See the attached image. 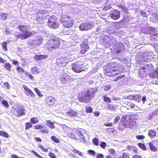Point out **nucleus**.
I'll use <instances>...</instances> for the list:
<instances>
[{
	"label": "nucleus",
	"mask_w": 158,
	"mask_h": 158,
	"mask_svg": "<svg viewBox=\"0 0 158 158\" xmlns=\"http://www.w3.org/2000/svg\"><path fill=\"white\" fill-rule=\"evenodd\" d=\"M138 118L136 114H127L123 115L119 122L118 128L120 130H123L125 128H132L135 126L137 123L136 120Z\"/></svg>",
	"instance_id": "nucleus-1"
},
{
	"label": "nucleus",
	"mask_w": 158,
	"mask_h": 158,
	"mask_svg": "<svg viewBox=\"0 0 158 158\" xmlns=\"http://www.w3.org/2000/svg\"><path fill=\"white\" fill-rule=\"evenodd\" d=\"M60 41L59 38L54 37L50 39L46 44L47 48L50 51L57 49L60 46Z\"/></svg>",
	"instance_id": "nucleus-2"
},
{
	"label": "nucleus",
	"mask_w": 158,
	"mask_h": 158,
	"mask_svg": "<svg viewBox=\"0 0 158 158\" xmlns=\"http://www.w3.org/2000/svg\"><path fill=\"white\" fill-rule=\"evenodd\" d=\"M60 20L63 26L66 28L71 27L74 25V20L72 17L67 15H62Z\"/></svg>",
	"instance_id": "nucleus-3"
},
{
	"label": "nucleus",
	"mask_w": 158,
	"mask_h": 158,
	"mask_svg": "<svg viewBox=\"0 0 158 158\" xmlns=\"http://www.w3.org/2000/svg\"><path fill=\"white\" fill-rule=\"evenodd\" d=\"M119 69V67L118 66V64L117 63L114 62L108 65L106 68L104 69V71L105 75L112 76L113 75L112 74V72L118 70ZM118 74V73H116L113 75H117Z\"/></svg>",
	"instance_id": "nucleus-4"
},
{
	"label": "nucleus",
	"mask_w": 158,
	"mask_h": 158,
	"mask_svg": "<svg viewBox=\"0 0 158 158\" xmlns=\"http://www.w3.org/2000/svg\"><path fill=\"white\" fill-rule=\"evenodd\" d=\"M84 63L82 62H77L72 64V69L74 72L80 73L84 70Z\"/></svg>",
	"instance_id": "nucleus-5"
},
{
	"label": "nucleus",
	"mask_w": 158,
	"mask_h": 158,
	"mask_svg": "<svg viewBox=\"0 0 158 158\" xmlns=\"http://www.w3.org/2000/svg\"><path fill=\"white\" fill-rule=\"evenodd\" d=\"M22 28L20 26V30L22 31V33L20 34V37L22 39H25L28 38L31 36L33 33L31 31H29L26 30H22Z\"/></svg>",
	"instance_id": "nucleus-6"
},
{
	"label": "nucleus",
	"mask_w": 158,
	"mask_h": 158,
	"mask_svg": "<svg viewBox=\"0 0 158 158\" xmlns=\"http://www.w3.org/2000/svg\"><path fill=\"white\" fill-rule=\"evenodd\" d=\"M110 15L112 19L117 20L120 17V12L117 10H114L110 12Z\"/></svg>",
	"instance_id": "nucleus-7"
},
{
	"label": "nucleus",
	"mask_w": 158,
	"mask_h": 158,
	"mask_svg": "<svg viewBox=\"0 0 158 158\" xmlns=\"http://www.w3.org/2000/svg\"><path fill=\"white\" fill-rule=\"evenodd\" d=\"M48 15V11L44 10H40L37 14V18L40 19L45 18Z\"/></svg>",
	"instance_id": "nucleus-8"
},
{
	"label": "nucleus",
	"mask_w": 158,
	"mask_h": 158,
	"mask_svg": "<svg viewBox=\"0 0 158 158\" xmlns=\"http://www.w3.org/2000/svg\"><path fill=\"white\" fill-rule=\"evenodd\" d=\"M55 99L51 96L47 97L45 100V104L47 106H52L54 104Z\"/></svg>",
	"instance_id": "nucleus-9"
},
{
	"label": "nucleus",
	"mask_w": 158,
	"mask_h": 158,
	"mask_svg": "<svg viewBox=\"0 0 158 158\" xmlns=\"http://www.w3.org/2000/svg\"><path fill=\"white\" fill-rule=\"evenodd\" d=\"M48 25L53 28L56 27L58 26V24L56 19L51 18L48 19Z\"/></svg>",
	"instance_id": "nucleus-10"
},
{
	"label": "nucleus",
	"mask_w": 158,
	"mask_h": 158,
	"mask_svg": "<svg viewBox=\"0 0 158 158\" xmlns=\"http://www.w3.org/2000/svg\"><path fill=\"white\" fill-rule=\"evenodd\" d=\"M22 87L25 90V93L27 96H30L32 97H34L35 95L31 90L29 89L25 85H23Z\"/></svg>",
	"instance_id": "nucleus-11"
},
{
	"label": "nucleus",
	"mask_w": 158,
	"mask_h": 158,
	"mask_svg": "<svg viewBox=\"0 0 158 158\" xmlns=\"http://www.w3.org/2000/svg\"><path fill=\"white\" fill-rule=\"evenodd\" d=\"M81 48L80 53L81 54H83L89 49V47L87 44H83L81 45Z\"/></svg>",
	"instance_id": "nucleus-12"
},
{
	"label": "nucleus",
	"mask_w": 158,
	"mask_h": 158,
	"mask_svg": "<svg viewBox=\"0 0 158 158\" xmlns=\"http://www.w3.org/2000/svg\"><path fill=\"white\" fill-rule=\"evenodd\" d=\"M89 26L87 23H83L80 25L79 28L81 31L87 30L89 29Z\"/></svg>",
	"instance_id": "nucleus-13"
},
{
	"label": "nucleus",
	"mask_w": 158,
	"mask_h": 158,
	"mask_svg": "<svg viewBox=\"0 0 158 158\" xmlns=\"http://www.w3.org/2000/svg\"><path fill=\"white\" fill-rule=\"evenodd\" d=\"M47 55H36L35 56L34 59L36 60H39L41 59H44L47 57Z\"/></svg>",
	"instance_id": "nucleus-14"
},
{
	"label": "nucleus",
	"mask_w": 158,
	"mask_h": 158,
	"mask_svg": "<svg viewBox=\"0 0 158 158\" xmlns=\"http://www.w3.org/2000/svg\"><path fill=\"white\" fill-rule=\"evenodd\" d=\"M67 113L68 115L71 117L75 116L77 115V112L71 109L68 110Z\"/></svg>",
	"instance_id": "nucleus-15"
},
{
	"label": "nucleus",
	"mask_w": 158,
	"mask_h": 158,
	"mask_svg": "<svg viewBox=\"0 0 158 158\" xmlns=\"http://www.w3.org/2000/svg\"><path fill=\"white\" fill-rule=\"evenodd\" d=\"M148 134L151 138H153L156 136V132L155 130L151 129L148 131Z\"/></svg>",
	"instance_id": "nucleus-16"
},
{
	"label": "nucleus",
	"mask_w": 158,
	"mask_h": 158,
	"mask_svg": "<svg viewBox=\"0 0 158 158\" xmlns=\"http://www.w3.org/2000/svg\"><path fill=\"white\" fill-rule=\"evenodd\" d=\"M25 72L26 75L31 80H33L34 79V77L33 76L31 73L28 72L27 71H25L24 70L20 68V72Z\"/></svg>",
	"instance_id": "nucleus-17"
},
{
	"label": "nucleus",
	"mask_w": 158,
	"mask_h": 158,
	"mask_svg": "<svg viewBox=\"0 0 158 158\" xmlns=\"http://www.w3.org/2000/svg\"><path fill=\"white\" fill-rule=\"evenodd\" d=\"M149 148L152 151L155 152L157 151V148L155 147L152 142H150L149 143Z\"/></svg>",
	"instance_id": "nucleus-18"
},
{
	"label": "nucleus",
	"mask_w": 158,
	"mask_h": 158,
	"mask_svg": "<svg viewBox=\"0 0 158 158\" xmlns=\"http://www.w3.org/2000/svg\"><path fill=\"white\" fill-rule=\"evenodd\" d=\"M30 122L33 124H35L39 122V119L37 117H32L30 119Z\"/></svg>",
	"instance_id": "nucleus-19"
},
{
	"label": "nucleus",
	"mask_w": 158,
	"mask_h": 158,
	"mask_svg": "<svg viewBox=\"0 0 158 158\" xmlns=\"http://www.w3.org/2000/svg\"><path fill=\"white\" fill-rule=\"evenodd\" d=\"M129 98L132 100H137V98H141V96L140 95H138L137 94L135 95H130L128 96Z\"/></svg>",
	"instance_id": "nucleus-20"
},
{
	"label": "nucleus",
	"mask_w": 158,
	"mask_h": 158,
	"mask_svg": "<svg viewBox=\"0 0 158 158\" xmlns=\"http://www.w3.org/2000/svg\"><path fill=\"white\" fill-rule=\"evenodd\" d=\"M34 44L37 46L41 44L43 42V40L41 38H38L34 40Z\"/></svg>",
	"instance_id": "nucleus-21"
},
{
	"label": "nucleus",
	"mask_w": 158,
	"mask_h": 158,
	"mask_svg": "<svg viewBox=\"0 0 158 158\" xmlns=\"http://www.w3.org/2000/svg\"><path fill=\"white\" fill-rule=\"evenodd\" d=\"M151 76L153 78H158V70L157 69L156 70H155L153 73H152Z\"/></svg>",
	"instance_id": "nucleus-22"
},
{
	"label": "nucleus",
	"mask_w": 158,
	"mask_h": 158,
	"mask_svg": "<svg viewBox=\"0 0 158 158\" xmlns=\"http://www.w3.org/2000/svg\"><path fill=\"white\" fill-rule=\"evenodd\" d=\"M44 127V125H42L40 124H38L34 126V128L35 130H41L43 129Z\"/></svg>",
	"instance_id": "nucleus-23"
},
{
	"label": "nucleus",
	"mask_w": 158,
	"mask_h": 158,
	"mask_svg": "<svg viewBox=\"0 0 158 158\" xmlns=\"http://www.w3.org/2000/svg\"><path fill=\"white\" fill-rule=\"evenodd\" d=\"M31 73L33 74H35L39 73L38 69L37 67H32L31 69Z\"/></svg>",
	"instance_id": "nucleus-24"
},
{
	"label": "nucleus",
	"mask_w": 158,
	"mask_h": 158,
	"mask_svg": "<svg viewBox=\"0 0 158 158\" xmlns=\"http://www.w3.org/2000/svg\"><path fill=\"white\" fill-rule=\"evenodd\" d=\"M31 122H27L25 123V130L29 129L32 127L33 125Z\"/></svg>",
	"instance_id": "nucleus-25"
},
{
	"label": "nucleus",
	"mask_w": 158,
	"mask_h": 158,
	"mask_svg": "<svg viewBox=\"0 0 158 158\" xmlns=\"http://www.w3.org/2000/svg\"><path fill=\"white\" fill-rule=\"evenodd\" d=\"M103 98V101L106 103H110L111 102V99L108 97H107L106 95L102 96Z\"/></svg>",
	"instance_id": "nucleus-26"
},
{
	"label": "nucleus",
	"mask_w": 158,
	"mask_h": 158,
	"mask_svg": "<svg viewBox=\"0 0 158 158\" xmlns=\"http://www.w3.org/2000/svg\"><path fill=\"white\" fill-rule=\"evenodd\" d=\"M51 139L52 140L56 143H59L60 142V139L54 135L52 136L51 137Z\"/></svg>",
	"instance_id": "nucleus-27"
},
{
	"label": "nucleus",
	"mask_w": 158,
	"mask_h": 158,
	"mask_svg": "<svg viewBox=\"0 0 158 158\" xmlns=\"http://www.w3.org/2000/svg\"><path fill=\"white\" fill-rule=\"evenodd\" d=\"M138 146L143 150H146V147L144 144L142 143H138Z\"/></svg>",
	"instance_id": "nucleus-28"
},
{
	"label": "nucleus",
	"mask_w": 158,
	"mask_h": 158,
	"mask_svg": "<svg viewBox=\"0 0 158 158\" xmlns=\"http://www.w3.org/2000/svg\"><path fill=\"white\" fill-rule=\"evenodd\" d=\"M47 124H48L49 126V127L52 129H53L55 128L54 123L49 120H47L46 121Z\"/></svg>",
	"instance_id": "nucleus-29"
},
{
	"label": "nucleus",
	"mask_w": 158,
	"mask_h": 158,
	"mask_svg": "<svg viewBox=\"0 0 158 158\" xmlns=\"http://www.w3.org/2000/svg\"><path fill=\"white\" fill-rule=\"evenodd\" d=\"M93 110L92 107L90 106H88L85 108V112L86 113H91L93 112Z\"/></svg>",
	"instance_id": "nucleus-30"
},
{
	"label": "nucleus",
	"mask_w": 158,
	"mask_h": 158,
	"mask_svg": "<svg viewBox=\"0 0 158 158\" xmlns=\"http://www.w3.org/2000/svg\"><path fill=\"white\" fill-rule=\"evenodd\" d=\"M0 135L6 138H8L9 137V135L7 133L2 131H0Z\"/></svg>",
	"instance_id": "nucleus-31"
},
{
	"label": "nucleus",
	"mask_w": 158,
	"mask_h": 158,
	"mask_svg": "<svg viewBox=\"0 0 158 158\" xmlns=\"http://www.w3.org/2000/svg\"><path fill=\"white\" fill-rule=\"evenodd\" d=\"M127 105L128 107L132 108H134L135 106V104L131 102H127Z\"/></svg>",
	"instance_id": "nucleus-32"
},
{
	"label": "nucleus",
	"mask_w": 158,
	"mask_h": 158,
	"mask_svg": "<svg viewBox=\"0 0 158 158\" xmlns=\"http://www.w3.org/2000/svg\"><path fill=\"white\" fill-rule=\"evenodd\" d=\"M38 147L40 148L42 151L44 152H47L48 151V148H44V147L41 144H39L38 146Z\"/></svg>",
	"instance_id": "nucleus-33"
},
{
	"label": "nucleus",
	"mask_w": 158,
	"mask_h": 158,
	"mask_svg": "<svg viewBox=\"0 0 158 158\" xmlns=\"http://www.w3.org/2000/svg\"><path fill=\"white\" fill-rule=\"evenodd\" d=\"M93 143L96 146L99 145V141L98 139L96 138H94L92 140Z\"/></svg>",
	"instance_id": "nucleus-34"
},
{
	"label": "nucleus",
	"mask_w": 158,
	"mask_h": 158,
	"mask_svg": "<svg viewBox=\"0 0 158 158\" xmlns=\"http://www.w3.org/2000/svg\"><path fill=\"white\" fill-rule=\"evenodd\" d=\"M100 146L102 148L104 149L107 147V144L105 142L102 141L100 143Z\"/></svg>",
	"instance_id": "nucleus-35"
},
{
	"label": "nucleus",
	"mask_w": 158,
	"mask_h": 158,
	"mask_svg": "<svg viewBox=\"0 0 158 158\" xmlns=\"http://www.w3.org/2000/svg\"><path fill=\"white\" fill-rule=\"evenodd\" d=\"M88 152L89 154L92 155L93 156H95L96 154L95 151L92 150H88Z\"/></svg>",
	"instance_id": "nucleus-36"
},
{
	"label": "nucleus",
	"mask_w": 158,
	"mask_h": 158,
	"mask_svg": "<svg viewBox=\"0 0 158 158\" xmlns=\"http://www.w3.org/2000/svg\"><path fill=\"white\" fill-rule=\"evenodd\" d=\"M2 103L6 108H8L9 107V105L8 104L7 101L5 100H3L2 101Z\"/></svg>",
	"instance_id": "nucleus-37"
},
{
	"label": "nucleus",
	"mask_w": 158,
	"mask_h": 158,
	"mask_svg": "<svg viewBox=\"0 0 158 158\" xmlns=\"http://www.w3.org/2000/svg\"><path fill=\"white\" fill-rule=\"evenodd\" d=\"M2 46L3 48V49L5 51H6L7 50V44L5 42H3L2 43Z\"/></svg>",
	"instance_id": "nucleus-38"
},
{
	"label": "nucleus",
	"mask_w": 158,
	"mask_h": 158,
	"mask_svg": "<svg viewBox=\"0 0 158 158\" xmlns=\"http://www.w3.org/2000/svg\"><path fill=\"white\" fill-rule=\"evenodd\" d=\"M4 67L8 71H10V70L11 66L9 63H6L4 65Z\"/></svg>",
	"instance_id": "nucleus-39"
},
{
	"label": "nucleus",
	"mask_w": 158,
	"mask_h": 158,
	"mask_svg": "<svg viewBox=\"0 0 158 158\" xmlns=\"http://www.w3.org/2000/svg\"><path fill=\"white\" fill-rule=\"evenodd\" d=\"M35 91L36 92L37 94L40 97L43 96V94H41V92L40 90L37 88H34Z\"/></svg>",
	"instance_id": "nucleus-40"
},
{
	"label": "nucleus",
	"mask_w": 158,
	"mask_h": 158,
	"mask_svg": "<svg viewBox=\"0 0 158 158\" xmlns=\"http://www.w3.org/2000/svg\"><path fill=\"white\" fill-rule=\"evenodd\" d=\"M31 152L39 158H43V157L39 155L34 150H31Z\"/></svg>",
	"instance_id": "nucleus-41"
},
{
	"label": "nucleus",
	"mask_w": 158,
	"mask_h": 158,
	"mask_svg": "<svg viewBox=\"0 0 158 158\" xmlns=\"http://www.w3.org/2000/svg\"><path fill=\"white\" fill-rule=\"evenodd\" d=\"M111 8L110 5L109 4H106L103 8V10L106 11Z\"/></svg>",
	"instance_id": "nucleus-42"
},
{
	"label": "nucleus",
	"mask_w": 158,
	"mask_h": 158,
	"mask_svg": "<svg viewBox=\"0 0 158 158\" xmlns=\"http://www.w3.org/2000/svg\"><path fill=\"white\" fill-rule=\"evenodd\" d=\"M140 69L143 70H145V71H144L145 72H147L149 70L148 66V65H145L144 66L142 67H141Z\"/></svg>",
	"instance_id": "nucleus-43"
},
{
	"label": "nucleus",
	"mask_w": 158,
	"mask_h": 158,
	"mask_svg": "<svg viewBox=\"0 0 158 158\" xmlns=\"http://www.w3.org/2000/svg\"><path fill=\"white\" fill-rule=\"evenodd\" d=\"M119 158H129V154L126 152L123 153L122 157H120Z\"/></svg>",
	"instance_id": "nucleus-44"
},
{
	"label": "nucleus",
	"mask_w": 158,
	"mask_h": 158,
	"mask_svg": "<svg viewBox=\"0 0 158 158\" xmlns=\"http://www.w3.org/2000/svg\"><path fill=\"white\" fill-rule=\"evenodd\" d=\"M40 132L42 134H48L49 133V131L48 129H41Z\"/></svg>",
	"instance_id": "nucleus-45"
},
{
	"label": "nucleus",
	"mask_w": 158,
	"mask_h": 158,
	"mask_svg": "<svg viewBox=\"0 0 158 158\" xmlns=\"http://www.w3.org/2000/svg\"><path fill=\"white\" fill-rule=\"evenodd\" d=\"M7 14L6 13H3L1 15V18L4 20H6L7 17Z\"/></svg>",
	"instance_id": "nucleus-46"
},
{
	"label": "nucleus",
	"mask_w": 158,
	"mask_h": 158,
	"mask_svg": "<svg viewBox=\"0 0 158 158\" xmlns=\"http://www.w3.org/2000/svg\"><path fill=\"white\" fill-rule=\"evenodd\" d=\"M104 156L102 153H98L95 157L94 158H104Z\"/></svg>",
	"instance_id": "nucleus-47"
},
{
	"label": "nucleus",
	"mask_w": 158,
	"mask_h": 158,
	"mask_svg": "<svg viewBox=\"0 0 158 158\" xmlns=\"http://www.w3.org/2000/svg\"><path fill=\"white\" fill-rule=\"evenodd\" d=\"M48 156L51 158H56V156L55 154L52 152H50L48 153Z\"/></svg>",
	"instance_id": "nucleus-48"
},
{
	"label": "nucleus",
	"mask_w": 158,
	"mask_h": 158,
	"mask_svg": "<svg viewBox=\"0 0 158 158\" xmlns=\"http://www.w3.org/2000/svg\"><path fill=\"white\" fill-rule=\"evenodd\" d=\"M78 100L81 102H86L84 100V99L83 97H80L78 98Z\"/></svg>",
	"instance_id": "nucleus-49"
},
{
	"label": "nucleus",
	"mask_w": 158,
	"mask_h": 158,
	"mask_svg": "<svg viewBox=\"0 0 158 158\" xmlns=\"http://www.w3.org/2000/svg\"><path fill=\"white\" fill-rule=\"evenodd\" d=\"M120 117L119 116H116L114 119V123H116L119 120Z\"/></svg>",
	"instance_id": "nucleus-50"
},
{
	"label": "nucleus",
	"mask_w": 158,
	"mask_h": 158,
	"mask_svg": "<svg viewBox=\"0 0 158 158\" xmlns=\"http://www.w3.org/2000/svg\"><path fill=\"white\" fill-rule=\"evenodd\" d=\"M111 87L110 85H106L104 86V90L105 91H108Z\"/></svg>",
	"instance_id": "nucleus-51"
},
{
	"label": "nucleus",
	"mask_w": 158,
	"mask_h": 158,
	"mask_svg": "<svg viewBox=\"0 0 158 158\" xmlns=\"http://www.w3.org/2000/svg\"><path fill=\"white\" fill-rule=\"evenodd\" d=\"M136 137L138 139H143L145 137L143 135H136Z\"/></svg>",
	"instance_id": "nucleus-52"
},
{
	"label": "nucleus",
	"mask_w": 158,
	"mask_h": 158,
	"mask_svg": "<svg viewBox=\"0 0 158 158\" xmlns=\"http://www.w3.org/2000/svg\"><path fill=\"white\" fill-rule=\"evenodd\" d=\"M157 34H152L151 35V38L152 40H153V39L156 40V39L157 37Z\"/></svg>",
	"instance_id": "nucleus-53"
},
{
	"label": "nucleus",
	"mask_w": 158,
	"mask_h": 158,
	"mask_svg": "<svg viewBox=\"0 0 158 158\" xmlns=\"http://www.w3.org/2000/svg\"><path fill=\"white\" fill-rule=\"evenodd\" d=\"M25 110L23 108L20 109V115H23L25 114Z\"/></svg>",
	"instance_id": "nucleus-54"
},
{
	"label": "nucleus",
	"mask_w": 158,
	"mask_h": 158,
	"mask_svg": "<svg viewBox=\"0 0 158 158\" xmlns=\"http://www.w3.org/2000/svg\"><path fill=\"white\" fill-rule=\"evenodd\" d=\"M114 123L112 122H110L108 123H105L104 125L106 127H110L112 126Z\"/></svg>",
	"instance_id": "nucleus-55"
},
{
	"label": "nucleus",
	"mask_w": 158,
	"mask_h": 158,
	"mask_svg": "<svg viewBox=\"0 0 158 158\" xmlns=\"http://www.w3.org/2000/svg\"><path fill=\"white\" fill-rule=\"evenodd\" d=\"M94 3L95 4L100 3L103 1V0H92Z\"/></svg>",
	"instance_id": "nucleus-56"
},
{
	"label": "nucleus",
	"mask_w": 158,
	"mask_h": 158,
	"mask_svg": "<svg viewBox=\"0 0 158 158\" xmlns=\"http://www.w3.org/2000/svg\"><path fill=\"white\" fill-rule=\"evenodd\" d=\"M132 158H142V156L138 154L134 155Z\"/></svg>",
	"instance_id": "nucleus-57"
},
{
	"label": "nucleus",
	"mask_w": 158,
	"mask_h": 158,
	"mask_svg": "<svg viewBox=\"0 0 158 158\" xmlns=\"http://www.w3.org/2000/svg\"><path fill=\"white\" fill-rule=\"evenodd\" d=\"M77 133L80 137H81L82 138H83L84 137L83 134L81 133V131H77Z\"/></svg>",
	"instance_id": "nucleus-58"
},
{
	"label": "nucleus",
	"mask_w": 158,
	"mask_h": 158,
	"mask_svg": "<svg viewBox=\"0 0 158 158\" xmlns=\"http://www.w3.org/2000/svg\"><path fill=\"white\" fill-rule=\"evenodd\" d=\"M109 152L110 154L113 155L115 153V151L113 149H110Z\"/></svg>",
	"instance_id": "nucleus-59"
},
{
	"label": "nucleus",
	"mask_w": 158,
	"mask_h": 158,
	"mask_svg": "<svg viewBox=\"0 0 158 158\" xmlns=\"http://www.w3.org/2000/svg\"><path fill=\"white\" fill-rule=\"evenodd\" d=\"M34 139L36 142H41L42 141L41 139L40 138L35 137Z\"/></svg>",
	"instance_id": "nucleus-60"
},
{
	"label": "nucleus",
	"mask_w": 158,
	"mask_h": 158,
	"mask_svg": "<svg viewBox=\"0 0 158 158\" xmlns=\"http://www.w3.org/2000/svg\"><path fill=\"white\" fill-rule=\"evenodd\" d=\"M4 85L5 87L8 89H9L10 88V86L7 82L4 83Z\"/></svg>",
	"instance_id": "nucleus-61"
},
{
	"label": "nucleus",
	"mask_w": 158,
	"mask_h": 158,
	"mask_svg": "<svg viewBox=\"0 0 158 158\" xmlns=\"http://www.w3.org/2000/svg\"><path fill=\"white\" fill-rule=\"evenodd\" d=\"M94 114L96 117L99 116L100 114V112L98 111H95L94 112Z\"/></svg>",
	"instance_id": "nucleus-62"
},
{
	"label": "nucleus",
	"mask_w": 158,
	"mask_h": 158,
	"mask_svg": "<svg viewBox=\"0 0 158 158\" xmlns=\"http://www.w3.org/2000/svg\"><path fill=\"white\" fill-rule=\"evenodd\" d=\"M125 77V75L123 74V75H119V76H118V77L119 79H121V78L124 77Z\"/></svg>",
	"instance_id": "nucleus-63"
},
{
	"label": "nucleus",
	"mask_w": 158,
	"mask_h": 158,
	"mask_svg": "<svg viewBox=\"0 0 158 158\" xmlns=\"http://www.w3.org/2000/svg\"><path fill=\"white\" fill-rule=\"evenodd\" d=\"M142 101L143 102H145L146 101V96H143L142 97Z\"/></svg>",
	"instance_id": "nucleus-64"
}]
</instances>
